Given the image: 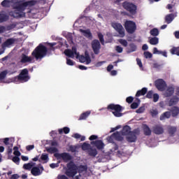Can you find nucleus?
Segmentation results:
<instances>
[{
    "instance_id": "c03bdc74",
    "label": "nucleus",
    "mask_w": 179,
    "mask_h": 179,
    "mask_svg": "<svg viewBox=\"0 0 179 179\" xmlns=\"http://www.w3.org/2000/svg\"><path fill=\"white\" fill-rule=\"evenodd\" d=\"M6 75H8L7 71H3L0 73V82H2L6 78Z\"/></svg>"
},
{
    "instance_id": "2f4dec72",
    "label": "nucleus",
    "mask_w": 179,
    "mask_h": 179,
    "mask_svg": "<svg viewBox=\"0 0 179 179\" xmlns=\"http://www.w3.org/2000/svg\"><path fill=\"white\" fill-rule=\"evenodd\" d=\"M90 115V111L84 112L80 115L78 121H82V120H86V118H87V117H89Z\"/></svg>"
},
{
    "instance_id": "0eeeda50",
    "label": "nucleus",
    "mask_w": 179,
    "mask_h": 179,
    "mask_svg": "<svg viewBox=\"0 0 179 179\" xmlns=\"http://www.w3.org/2000/svg\"><path fill=\"white\" fill-rule=\"evenodd\" d=\"M19 0H3L1 5L3 8H13V9L18 10Z\"/></svg>"
},
{
    "instance_id": "37998d69",
    "label": "nucleus",
    "mask_w": 179,
    "mask_h": 179,
    "mask_svg": "<svg viewBox=\"0 0 179 179\" xmlns=\"http://www.w3.org/2000/svg\"><path fill=\"white\" fill-rule=\"evenodd\" d=\"M150 34L154 37H157V36H159V29H157V28H153L150 30Z\"/></svg>"
},
{
    "instance_id": "8fccbe9b",
    "label": "nucleus",
    "mask_w": 179,
    "mask_h": 179,
    "mask_svg": "<svg viewBox=\"0 0 179 179\" xmlns=\"http://www.w3.org/2000/svg\"><path fill=\"white\" fill-rule=\"evenodd\" d=\"M71 51L74 53V55H76V58L79 57V53H78V49L76 46L72 47Z\"/></svg>"
},
{
    "instance_id": "c9c22d12",
    "label": "nucleus",
    "mask_w": 179,
    "mask_h": 179,
    "mask_svg": "<svg viewBox=\"0 0 179 179\" xmlns=\"http://www.w3.org/2000/svg\"><path fill=\"white\" fill-rule=\"evenodd\" d=\"M170 52L172 55H178L179 57V47H173L170 50Z\"/></svg>"
},
{
    "instance_id": "69168bd1",
    "label": "nucleus",
    "mask_w": 179,
    "mask_h": 179,
    "mask_svg": "<svg viewBox=\"0 0 179 179\" xmlns=\"http://www.w3.org/2000/svg\"><path fill=\"white\" fill-rule=\"evenodd\" d=\"M66 64L67 65H69L70 66H73V62L71 59H66Z\"/></svg>"
},
{
    "instance_id": "a18cd8bd",
    "label": "nucleus",
    "mask_w": 179,
    "mask_h": 179,
    "mask_svg": "<svg viewBox=\"0 0 179 179\" xmlns=\"http://www.w3.org/2000/svg\"><path fill=\"white\" fill-rule=\"evenodd\" d=\"M98 38L102 45H104V36L101 33H98Z\"/></svg>"
},
{
    "instance_id": "13d9d810",
    "label": "nucleus",
    "mask_w": 179,
    "mask_h": 179,
    "mask_svg": "<svg viewBox=\"0 0 179 179\" xmlns=\"http://www.w3.org/2000/svg\"><path fill=\"white\" fill-rule=\"evenodd\" d=\"M137 65H138L139 68H143V64H142V61L141 59L137 58L136 59Z\"/></svg>"
},
{
    "instance_id": "bb28decb",
    "label": "nucleus",
    "mask_w": 179,
    "mask_h": 179,
    "mask_svg": "<svg viewBox=\"0 0 179 179\" xmlns=\"http://www.w3.org/2000/svg\"><path fill=\"white\" fill-rule=\"evenodd\" d=\"M136 45L135 43H131L129 45V48L127 50V54H131V52H135L136 51Z\"/></svg>"
},
{
    "instance_id": "bf43d9fd",
    "label": "nucleus",
    "mask_w": 179,
    "mask_h": 179,
    "mask_svg": "<svg viewBox=\"0 0 179 179\" xmlns=\"http://www.w3.org/2000/svg\"><path fill=\"white\" fill-rule=\"evenodd\" d=\"M145 111V106H141L138 109L136 110V113L141 114Z\"/></svg>"
},
{
    "instance_id": "6ab92c4d",
    "label": "nucleus",
    "mask_w": 179,
    "mask_h": 179,
    "mask_svg": "<svg viewBox=\"0 0 179 179\" xmlns=\"http://www.w3.org/2000/svg\"><path fill=\"white\" fill-rule=\"evenodd\" d=\"M31 61H33V59L31 58V57H29L24 54H22L21 55V60H20L21 64L31 62Z\"/></svg>"
},
{
    "instance_id": "09e8293b",
    "label": "nucleus",
    "mask_w": 179,
    "mask_h": 179,
    "mask_svg": "<svg viewBox=\"0 0 179 179\" xmlns=\"http://www.w3.org/2000/svg\"><path fill=\"white\" fill-rule=\"evenodd\" d=\"M119 43L123 45V47H128V41L125 39H120Z\"/></svg>"
},
{
    "instance_id": "603ef678",
    "label": "nucleus",
    "mask_w": 179,
    "mask_h": 179,
    "mask_svg": "<svg viewBox=\"0 0 179 179\" xmlns=\"http://www.w3.org/2000/svg\"><path fill=\"white\" fill-rule=\"evenodd\" d=\"M107 141H108L110 142V143H114V141H115V138H114L113 134H112L110 136H108Z\"/></svg>"
},
{
    "instance_id": "39448f33",
    "label": "nucleus",
    "mask_w": 179,
    "mask_h": 179,
    "mask_svg": "<svg viewBox=\"0 0 179 179\" xmlns=\"http://www.w3.org/2000/svg\"><path fill=\"white\" fill-rule=\"evenodd\" d=\"M15 80H18V82H21L22 83L29 82V80H30V76H29V69H22L20 74L15 78Z\"/></svg>"
},
{
    "instance_id": "c85d7f7f",
    "label": "nucleus",
    "mask_w": 179,
    "mask_h": 179,
    "mask_svg": "<svg viewBox=\"0 0 179 179\" xmlns=\"http://www.w3.org/2000/svg\"><path fill=\"white\" fill-rule=\"evenodd\" d=\"M84 171H87V166L86 165H80L77 166V173L80 174L84 173Z\"/></svg>"
},
{
    "instance_id": "c756f323",
    "label": "nucleus",
    "mask_w": 179,
    "mask_h": 179,
    "mask_svg": "<svg viewBox=\"0 0 179 179\" xmlns=\"http://www.w3.org/2000/svg\"><path fill=\"white\" fill-rule=\"evenodd\" d=\"M173 20H174V14L171 13V14H169V15H166L165 21L166 22V23L168 24H170V23H171V22Z\"/></svg>"
},
{
    "instance_id": "3c124183",
    "label": "nucleus",
    "mask_w": 179,
    "mask_h": 179,
    "mask_svg": "<svg viewBox=\"0 0 179 179\" xmlns=\"http://www.w3.org/2000/svg\"><path fill=\"white\" fill-rule=\"evenodd\" d=\"M147 99H152L153 97V91L150 90L147 92V94L145 96Z\"/></svg>"
},
{
    "instance_id": "72a5a7b5",
    "label": "nucleus",
    "mask_w": 179,
    "mask_h": 179,
    "mask_svg": "<svg viewBox=\"0 0 179 179\" xmlns=\"http://www.w3.org/2000/svg\"><path fill=\"white\" fill-rule=\"evenodd\" d=\"M64 54L66 55V57H69V58H75V55L72 50L71 49H66L64 50Z\"/></svg>"
},
{
    "instance_id": "20e7f679",
    "label": "nucleus",
    "mask_w": 179,
    "mask_h": 179,
    "mask_svg": "<svg viewBox=\"0 0 179 179\" xmlns=\"http://www.w3.org/2000/svg\"><path fill=\"white\" fill-rule=\"evenodd\" d=\"M37 3L36 0H29L24 1V0H18V12H23L27 8H31Z\"/></svg>"
},
{
    "instance_id": "f8f14e48",
    "label": "nucleus",
    "mask_w": 179,
    "mask_h": 179,
    "mask_svg": "<svg viewBox=\"0 0 179 179\" xmlns=\"http://www.w3.org/2000/svg\"><path fill=\"white\" fill-rule=\"evenodd\" d=\"M155 87L159 92H164L166 90V87H167V84L166 81L163 79H158L155 82Z\"/></svg>"
},
{
    "instance_id": "5fc2aeb1",
    "label": "nucleus",
    "mask_w": 179,
    "mask_h": 179,
    "mask_svg": "<svg viewBox=\"0 0 179 179\" xmlns=\"http://www.w3.org/2000/svg\"><path fill=\"white\" fill-rule=\"evenodd\" d=\"M41 159H42L43 162L48 161V155L47 154H42L41 156Z\"/></svg>"
},
{
    "instance_id": "dca6fc26",
    "label": "nucleus",
    "mask_w": 179,
    "mask_h": 179,
    "mask_svg": "<svg viewBox=\"0 0 179 179\" xmlns=\"http://www.w3.org/2000/svg\"><path fill=\"white\" fill-rule=\"evenodd\" d=\"M91 145H94L98 150H101V149L104 148V143L101 140H96L95 141H91Z\"/></svg>"
},
{
    "instance_id": "7ed1b4c3",
    "label": "nucleus",
    "mask_w": 179,
    "mask_h": 179,
    "mask_svg": "<svg viewBox=\"0 0 179 179\" xmlns=\"http://www.w3.org/2000/svg\"><path fill=\"white\" fill-rule=\"evenodd\" d=\"M107 110L111 111L115 117H120L124 115V114L122 113L124 108L120 104L110 103L107 106Z\"/></svg>"
},
{
    "instance_id": "aec40b11",
    "label": "nucleus",
    "mask_w": 179,
    "mask_h": 179,
    "mask_svg": "<svg viewBox=\"0 0 179 179\" xmlns=\"http://www.w3.org/2000/svg\"><path fill=\"white\" fill-rule=\"evenodd\" d=\"M131 132V127L128 125L124 126L122 129V135L123 136H128Z\"/></svg>"
},
{
    "instance_id": "b1692460",
    "label": "nucleus",
    "mask_w": 179,
    "mask_h": 179,
    "mask_svg": "<svg viewBox=\"0 0 179 179\" xmlns=\"http://www.w3.org/2000/svg\"><path fill=\"white\" fill-rule=\"evenodd\" d=\"M179 101V98L177 96H173L169 101V107H171L172 106H176Z\"/></svg>"
},
{
    "instance_id": "a878e982",
    "label": "nucleus",
    "mask_w": 179,
    "mask_h": 179,
    "mask_svg": "<svg viewBox=\"0 0 179 179\" xmlns=\"http://www.w3.org/2000/svg\"><path fill=\"white\" fill-rule=\"evenodd\" d=\"M148 93V89L146 87H143L141 90L137 91L136 94V97H141V96H145Z\"/></svg>"
},
{
    "instance_id": "412c9836",
    "label": "nucleus",
    "mask_w": 179,
    "mask_h": 179,
    "mask_svg": "<svg viewBox=\"0 0 179 179\" xmlns=\"http://www.w3.org/2000/svg\"><path fill=\"white\" fill-rule=\"evenodd\" d=\"M143 134L145 136H150L152 135V130L150 129V127L148 126V124H143Z\"/></svg>"
},
{
    "instance_id": "393cba45",
    "label": "nucleus",
    "mask_w": 179,
    "mask_h": 179,
    "mask_svg": "<svg viewBox=\"0 0 179 179\" xmlns=\"http://www.w3.org/2000/svg\"><path fill=\"white\" fill-rule=\"evenodd\" d=\"M31 173L32 176H34V177H37V176H40L41 174V171H40V168L34 166L31 169Z\"/></svg>"
},
{
    "instance_id": "a19ab883",
    "label": "nucleus",
    "mask_w": 179,
    "mask_h": 179,
    "mask_svg": "<svg viewBox=\"0 0 179 179\" xmlns=\"http://www.w3.org/2000/svg\"><path fill=\"white\" fill-rule=\"evenodd\" d=\"M46 151L48 153H50V155H52V153H57V152H58V148L55 147H50L48 148H46Z\"/></svg>"
},
{
    "instance_id": "473e14b6",
    "label": "nucleus",
    "mask_w": 179,
    "mask_h": 179,
    "mask_svg": "<svg viewBox=\"0 0 179 179\" xmlns=\"http://www.w3.org/2000/svg\"><path fill=\"white\" fill-rule=\"evenodd\" d=\"M170 117H171V113L166 111V112L164 113L162 115H161L159 120L161 121H163V120H166V118H170Z\"/></svg>"
},
{
    "instance_id": "2eb2a0df",
    "label": "nucleus",
    "mask_w": 179,
    "mask_h": 179,
    "mask_svg": "<svg viewBox=\"0 0 179 179\" xmlns=\"http://www.w3.org/2000/svg\"><path fill=\"white\" fill-rule=\"evenodd\" d=\"M79 61L82 64H84V62H86V64L89 65V64L92 62V59H90V55H89V52L87 51H85V56L84 55L80 56Z\"/></svg>"
},
{
    "instance_id": "052dcab7",
    "label": "nucleus",
    "mask_w": 179,
    "mask_h": 179,
    "mask_svg": "<svg viewBox=\"0 0 179 179\" xmlns=\"http://www.w3.org/2000/svg\"><path fill=\"white\" fill-rule=\"evenodd\" d=\"M153 101L154 103H157V101H159V95L157 94H153Z\"/></svg>"
},
{
    "instance_id": "49530a36",
    "label": "nucleus",
    "mask_w": 179,
    "mask_h": 179,
    "mask_svg": "<svg viewBox=\"0 0 179 179\" xmlns=\"http://www.w3.org/2000/svg\"><path fill=\"white\" fill-rule=\"evenodd\" d=\"M13 155H15V157H19V156H20V152H19V148H17V146H15L13 148Z\"/></svg>"
},
{
    "instance_id": "5701e85b",
    "label": "nucleus",
    "mask_w": 179,
    "mask_h": 179,
    "mask_svg": "<svg viewBox=\"0 0 179 179\" xmlns=\"http://www.w3.org/2000/svg\"><path fill=\"white\" fill-rule=\"evenodd\" d=\"M15 41H16L15 38H8L5 42H3V47H9L10 45L15 44Z\"/></svg>"
},
{
    "instance_id": "4d7b16f0",
    "label": "nucleus",
    "mask_w": 179,
    "mask_h": 179,
    "mask_svg": "<svg viewBox=\"0 0 179 179\" xmlns=\"http://www.w3.org/2000/svg\"><path fill=\"white\" fill-rule=\"evenodd\" d=\"M115 50L119 54H121V52H122V51H124V48H122V47H121L120 45H117V46L115 47Z\"/></svg>"
},
{
    "instance_id": "0e129e2a",
    "label": "nucleus",
    "mask_w": 179,
    "mask_h": 179,
    "mask_svg": "<svg viewBox=\"0 0 179 179\" xmlns=\"http://www.w3.org/2000/svg\"><path fill=\"white\" fill-rule=\"evenodd\" d=\"M69 149H70V151L72 152V153H75V152H76V146H74V145H70L69 146Z\"/></svg>"
},
{
    "instance_id": "f257e3e1",
    "label": "nucleus",
    "mask_w": 179,
    "mask_h": 179,
    "mask_svg": "<svg viewBox=\"0 0 179 179\" xmlns=\"http://www.w3.org/2000/svg\"><path fill=\"white\" fill-rule=\"evenodd\" d=\"M48 52L47 47L44 46L42 43H40L32 52L31 55L36 59H43Z\"/></svg>"
},
{
    "instance_id": "1a4fd4ad",
    "label": "nucleus",
    "mask_w": 179,
    "mask_h": 179,
    "mask_svg": "<svg viewBox=\"0 0 179 179\" xmlns=\"http://www.w3.org/2000/svg\"><path fill=\"white\" fill-rule=\"evenodd\" d=\"M140 134L141 131L139 130V129H135L126 137V139L127 142H129V143H134V142H136V140L138 139V136H139Z\"/></svg>"
},
{
    "instance_id": "4be33fe9",
    "label": "nucleus",
    "mask_w": 179,
    "mask_h": 179,
    "mask_svg": "<svg viewBox=\"0 0 179 179\" xmlns=\"http://www.w3.org/2000/svg\"><path fill=\"white\" fill-rule=\"evenodd\" d=\"M9 20V16L5 13V11L0 12V23H3V22H7Z\"/></svg>"
},
{
    "instance_id": "a211bd4d",
    "label": "nucleus",
    "mask_w": 179,
    "mask_h": 179,
    "mask_svg": "<svg viewBox=\"0 0 179 179\" xmlns=\"http://www.w3.org/2000/svg\"><path fill=\"white\" fill-rule=\"evenodd\" d=\"M167 132L169 136H174L177 132V127L167 126Z\"/></svg>"
},
{
    "instance_id": "9b49d317",
    "label": "nucleus",
    "mask_w": 179,
    "mask_h": 179,
    "mask_svg": "<svg viewBox=\"0 0 179 179\" xmlns=\"http://www.w3.org/2000/svg\"><path fill=\"white\" fill-rule=\"evenodd\" d=\"M54 156L57 159V160L62 159L64 163H67V162H69L72 159V156L67 152H63L61 154L55 153Z\"/></svg>"
},
{
    "instance_id": "cd10ccee",
    "label": "nucleus",
    "mask_w": 179,
    "mask_h": 179,
    "mask_svg": "<svg viewBox=\"0 0 179 179\" xmlns=\"http://www.w3.org/2000/svg\"><path fill=\"white\" fill-rule=\"evenodd\" d=\"M171 113L172 117H177L179 114V108L178 106H173L171 108Z\"/></svg>"
},
{
    "instance_id": "58836bf2",
    "label": "nucleus",
    "mask_w": 179,
    "mask_h": 179,
    "mask_svg": "<svg viewBox=\"0 0 179 179\" xmlns=\"http://www.w3.org/2000/svg\"><path fill=\"white\" fill-rule=\"evenodd\" d=\"M113 138H115V141H122V136H121V134L120 132L116 131L113 134Z\"/></svg>"
},
{
    "instance_id": "423d86ee",
    "label": "nucleus",
    "mask_w": 179,
    "mask_h": 179,
    "mask_svg": "<svg viewBox=\"0 0 179 179\" xmlns=\"http://www.w3.org/2000/svg\"><path fill=\"white\" fill-rule=\"evenodd\" d=\"M122 6L125 10L129 12L130 15H136L138 7L134 3L124 1L122 3Z\"/></svg>"
},
{
    "instance_id": "9d476101",
    "label": "nucleus",
    "mask_w": 179,
    "mask_h": 179,
    "mask_svg": "<svg viewBox=\"0 0 179 179\" xmlns=\"http://www.w3.org/2000/svg\"><path fill=\"white\" fill-rule=\"evenodd\" d=\"M111 27L118 33L120 37H125V29L121 23L111 22Z\"/></svg>"
},
{
    "instance_id": "f03ea898",
    "label": "nucleus",
    "mask_w": 179,
    "mask_h": 179,
    "mask_svg": "<svg viewBox=\"0 0 179 179\" xmlns=\"http://www.w3.org/2000/svg\"><path fill=\"white\" fill-rule=\"evenodd\" d=\"M65 174L69 178H73V177L78 174V165H76L73 161L69 162L66 164Z\"/></svg>"
},
{
    "instance_id": "e433bc0d",
    "label": "nucleus",
    "mask_w": 179,
    "mask_h": 179,
    "mask_svg": "<svg viewBox=\"0 0 179 179\" xmlns=\"http://www.w3.org/2000/svg\"><path fill=\"white\" fill-rule=\"evenodd\" d=\"M97 150L90 148V150L88 151V155L89 156H91V157H96L97 156Z\"/></svg>"
},
{
    "instance_id": "f3484780",
    "label": "nucleus",
    "mask_w": 179,
    "mask_h": 179,
    "mask_svg": "<svg viewBox=\"0 0 179 179\" xmlns=\"http://www.w3.org/2000/svg\"><path fill=\"white\" fill-rule=\"evenodd\" d=\"M174 87L169 86L165 91L164 96L165 97H171L174 94Z\"/></svg>"
},
{
    "instance_id": "4468645a",
    "label": "nucleus",
    "mask_w": 179,
    "mask_h": 179,
    "mask_svg": "<svg viewBox=\"0 0 179 179\" xmlns=\"http://www.w3.org/2000/svg\"><path fill=\"white\" fill-rule=\"evenodd\" d=\"M152 132L155 135H163L164 134V127L162 124H155L152 127Z\"/></svg>"
},
{
    "instance_id": "7c9ffc66",
    "label": "nucleus",
    "mask_w": 179,
    "mask_h": 179,
    "mask_svg": "<svg viewBox=\"0 0 179 179\" xmlns=\"http://www.w3.org/2000/svg\"><path fill=\"white\" fill-rule=\"evenodd\" d=\"M81 33L84 34L85 37H87V38H92L93 37V35L92 34V32H90V30H84L80 29Z\"/></svg>"
},
{
    "instance_id": "ea45409f",
    "label": "nucleus",
    "mask_w": 179,
    "mask_h": 179,
    "mask_svg": "<svg viewBox=\"0 0 179 179\" xmlns=\"http://www.w3.org/2000/svg\"><path fill=\"white\" fill-rule=\"evenodd\" d=\"M92 148V145H90V143H83V144L81 146L82 150H90Z\"/></svg>"
},
{
    "instance_id": "de8ad7c7",
    "label": "nucleus",
    "mask_w": 179,
    "mask_h": 179,
    "mask_svg": "<svg viewBox=\"0 0 179 179\" xmlns=\"http://www.w3.org/2000/svg\"><path fill=\"white\" fill-rule=\"evenodd\" d=\"M33 167V164L28 163V164H24L23 165V169H24V170H30L31 169V168Z\"/></svg>"
},
{
    "instance_id": "338daca9",
    "label": "nucleus",
    "mask_w": 179,
    "mask_h": 179,
    "mask_svg": "<svg viewBox=\"0 0 179 179\" xmlns=\"http://www.w3.org/2000/svg\"><path fill=\"white\" fill-rule=\"evenodd\" d=\"M26 149L28 152H30V150H33L34 149V145H29L26 147Z\"/></svg>"
},
{
    "instance_id": "79ce46f5",
    "label": "nucleus",
    "mask_w": 179,
    "mask_h": 179,
    "mask_svg": "<svg viewBox=\"0 0 179 179\" xmlns=\"http://www.w3.org/2000/svg\"><path fill=\"white\" fill-rule=\"evenodd\" d=\"M136 100L138 102H133L131 104V108L132 110H135V109L138 108V107H139V103H141V99H136Z\"/></svg>"
},
{
    "instance_id": "680f3d73",
    "label": "nucleus",
    "mask_w": 179,
    "mask_h": 179,
    "mask_svg": "<svg viewBox=\"0 0 179 179\" xmlns=\"http://www.w3.org/2000/svg\"><path fill=\"white\" fill-rule=\"evenodd\" d=\"M162 64H159L158 63H154L153 64V68H155V69H160V68H162Z\"/></svg>"
},
{
    "instance_id": "774afa93",
    "label": "nucleus",
    "mask_w": 179,
    "mask_h": 179,
    "mask_svg": "<svg viewBox=\"0 0 179 179\" xmlns=\"http://www.w3.org/2000/svg\"><path fill=\"white\" fill-rule=\"evenodd\" d=\"M57 179H69V178L65 175H59Z\"/></svg>"
},
{
    "instance_id": "ddd939ff",
    "label": "nucleus",
    "mask_w": 179,
    "mask_h": 179,
    "mask_svg": "<svg viewBox=\"0 0 179 179\" xmlns=\"http://www.w3.org/2000/svg\"><path fill=\"white\" fill-rule=\"evenodd\" d=\"M91 45L95 55H99V54H100V50H101L100 41L97 39H94L92 41Z\"/></svg>"
},
{
    "instance_id": "6e6d98bb",
    "label": "nucleus",
    "mask_w": 179,
    "mask_h": 179,
    "mask_svg": "<svg viewBox=\"0 0 179 179\" xmlns=\"http://www.w3.org/2000/svg\"><path fill=\"white\" fill-rule=\"evenodd\" d=\"M12 160L14 163H15V164H19L20 158H19V157H13Z\"/></svg>"
},
{
    "instance_id": "4c0bfd02",
    "label": "nucleus",
    "mask_w": 179,
    "mask_h": 179,
    "mask_svg": "<svg viewBox=\"0 0 179 179\" xmlns=\"http://www.w3.org/2000/svg\"><path fill=\"white\" fill-rule=\"evenodd\" d=\"M149 43H150V44H151V45H156L159 44V38H157V37L151 38L150 39Z\"/></svg>"
},
{
    "instance_id": "864d4df0",
    "label": "nucleus",
    "mask_w": 179,
    "mask_h": 179,
    "mask_svg": "<svg viewBox=\"0 0 179 179\" xmlns=\"http://www.w3.org/2000/svg\"><path fill=\"white\" fill-rule=\"evenodd\" d=\"M144 57L148 59V58H152L153 55L150 52H144Z\"/></svg>"
},
{
    "instance_id": "f704fd0d",
    "label": "nucleus",
    "mask_w": 179,
    "mask_h": 179,
    "mask_svg": "<svg viewBox=\"0 0 179 179\" xmlns=\"http://www.w3.org/2000/svg\"><path fill=\"white\" fill-rule=\"evenodd\" d=\"M58 132L60 135H62V134H69V132H71V129H69V127H65L63 129H59L58 130Z\"/></svg>"
},
{
    "instance_id": "6e6552de",
    "label": "nucleus",
    "mask_w": 179,
    "mask_h": 179,
    "mask_svg": "<svg viewBox=\"0 0 179 179\" xmlns=\"http://www.w3.org/2000/svg\"><path fill=\"white\" fill-rule=\"evenodd\" d=\"M124 29L129 34H134L136 31V23L134 21L127 20L124 22Z\"/></svg>"
},
{
    "instance_id": "e2e57ef3",
    "label": "nucleus",
    "mask_w": 179,
    "mask_h": 179,
    "mask_svg": "<svg viewBox=\"0 0 179 179\" xmlns=\"http://www.w3.org/2000/svg\"><path fill=\"white\" fill-rule=\"evenodd\" d=\"M126 101L127 103H128L129 104H131V103H132V101H134V97L132 96H129L126 99Z\"/></svg>"
}]
</instances>
